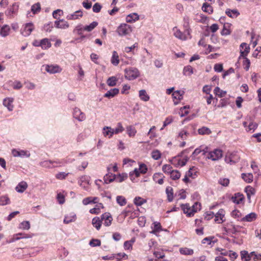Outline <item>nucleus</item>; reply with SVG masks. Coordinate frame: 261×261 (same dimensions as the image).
<instances>
[{"label":"nucleus","mask_w":261,"mask_h":261,"mask_svg":"<svg viewBox=\"0 0 261 261\" xmlns=\"http://www.w3.org/2000/svg\"><path fill=\"white\" fill-rule=\"evenodd\" d=\"M132 31V29L130 25L125 23L121 24L117 29V32L120 36L129 35Z\"/></svg>","instance_id":"obj_8"},{"label":"nucleus","mask_w":261,"mask_h":261,"mask_svg":"<svg viewBox=\"0 0 261 261\" xmlns=\"http://www.w3.org/2000/svg\"><path fill=\"white\" fill-rule=\"evenodd\" d=\"M135 241V239H132L130 240L126 241L124 243V248L125 250H132V246Z\"/></svg>","instance_id":"obj_53"},{"label":"nucleus","mask_w":261,"mask_h":261,"mask_svg":"<svg viewBox=\"0 0 261 261\" xmlns=\"http://www.w3.org/2000/svg\"><path fill=\"white\" fill-rule=\"evenodd\" d=\"M174 36L181 40H186L190 37V32L189 30H186L184 32H181L177 27L173 29Z\"/></svg>","instance_id":"obj_4"},{"label":"nucleus","mask_w":261,"mask_h":261,"mask_svg":"<svg viewBox=\"0 0 261 261\" xmlns=\"http://www.w3.org/2000/svg\"><path fill=\"white\" fill-rule=\"evenodd\" d=\"M92 224L96 229L99 230L101 225V221L99 217H96L93 218Z\"/></svg>","instance_id":"obj_44"},{"label":"nucleus","mask_w":261,"mask_h":261,"mask_svg":"<svg viewBox=\"0 0 261 261\" xmlns=\"http://www.w3.org/2000/svg\"><path fill=\"white\" fill-rule=\"evenodd\" d=\"M202 155L206 159L217 161L222 157L223 153L221 149H215L213 151H209L208 148L205 147L202 149Z\"/></svg>","instance_id":"obj_1"},{"label":"nucleus","mask_w":261,"mask_h":261,"mask_svg":"<svg viewBox=\"0 0 261 261\" xmlns=\"http://www.w3.org/2000/svg\"><path fill=\"white\" fill-rule=\"evenodd\" d=\"M14 255L18 258H22L24 257V252H28V248H17L14 250Z\"/></svg>","instance_id":"obj_32"},{"label":"nucleus","mask_w":261,"mask_h":261,"mask_svg":"<svg viewBox=\"0 0 261 261\" xmlns=\"http://www.w3.org/2000/svg\"><path fill=\"white\" fill-rule=\"evenodd\" d=\"M181 208L184 213L187 215L188 217H192L194 214L201 209L200 203L196 202L191 206L189 204H185L181 205Z\"/></svg>","instance_id":"obj_2"},{"label":"nucleus","mask_w":261,"mask_h":261,"mask_svg":"<svg viewBox=\"0 0 261 261\" xmlns=\"http://www.w3.org/2000/svg\"><path fill=\"white\" fill-rule=\"evenodd\" d=\"M164 176L161 173H155L153 175V180L160 184L162 185L164 182Z\"/></svg>","instance_id":"obj_29"},{"label":"nucleus","mask_w":261,"mask_h":261,"mask_svg":"<svg viewBox=\"0 0 261 261\" xmlns=\"http://www.w3.org/2000/svg\"><path fill=\"white\" fill-rule=\"evenodd\" d=\"M14 98L13 97H7L3 99V105L9 112H12L14 108Z\"/></svg>","instance_id":"obj_11"},{"label":"nucleus","mask_w":261,"mask_h":261,"mask_svg":"<svg viewBox=\"0 0 261 261\" xmlns=\"http://www.w3.org/2000/svg\"><path fill=\"white\" fill-rule=\"evenodd\" d=\"M101 219L103 221V224L106 226H109L112 223L113 220L111 215L109 213H105L101 216Z\"/></svg>","instance_id":"obj_16"},{"label":"nucleus","mask_w":261,"mask_h":261,"mask_svg":"<svg viewBox=\"0 0 261 261\" xmlns=\"http://www.w3.org/2000/svg\"><path fill=\"white\" fill-rule=\"evenodd\" d=\"M85 31V25H83L81 23H79L75 27L73 31V33L78 35H82Z\"/></svg>","instance_id":"obj_31"},{"label":"nucleus","mask_w":261,"mask_h":261,"mask_svg":"<svg viewBox=\"0 0 261 261\" xmlns=\"http://www.w3.org/2000/svg\"><path fill=\"white\" fill-rule=\"evenodd\" d=\"M42 67L44 68V70L49 74L60 73L62 71V68L57 64H45L43 65Z\"/></svg>","instance_id":"obj_7"},{"label":"nucleus","mask_w":261,"mask_h":261,"mask_svg":"<svg viewBox=\"0 0 261 261\" xmlns=\"http://www.w3.org/2000/svg\"><path fill=\"white\" fill-rule=\"evenodd\" d=\"M28 184L24 181L20 182L15 187L16 191L20 193H23L28 188Z\"/></svg>","instance_id":"obj_25"},{"label":"nucleus","mask_w":261,"mask_h":261,"mask_svg":"<svg viewBox=\"0 0 261 261\" xmlns=\"http://www.w3.org/2000/svg\"><path fill=\"white\" fill-rule=\"evenodd\" d=\"M34 29V27L32 23H27L22 27L21 33L24 36H28L31 34Z\"/></svg>","instance_id":"obj_13"},{"label":"nucleus","mask_w":261,"mask_h":261,"mask_svg":"<svg viewBox=\"0 0 261 261\" xmlns=\"http://www.w3.org/2000/svg\"><path fill=\"white\" fill-rule=\"evenodd\" d=\"M18 10V5L16 3L13 4L6 12V15L9 17H13L16 14Z\"/></svg>","instance_id":"obj_19"},{"label":"nucleus","mask_w":261,"mask_h":261,"mask_svg":"<svg viewBox=\"0 0 261 261\" xmlns=\"http://www.w3.org/2000/svg\"><path fill=\"white\" fill-rule=\"evenodd\" d=\"M225 211L223 209H220L218 212L215 214V221L218 223H222L224 219Z\"/></svg>","instance_id":"obj_18"},{"label":"nucleus","mask_w":261,"mask_h":261,"mask_svg":"<svg viewBox=\"0 0 261 261\" xmlns=\"http://www.w3.org/2000/svg\"><path fill=\"white\" fill-rule=\"evenodd\" d=\"M10 27L8 25L5 24L0 29V35L2 37H6L10 34Z\"/></svg>","instance_id":"obj_24"},{"label":"nucleus","mask_w":261,"mask_h":261,"mask_svg":"<svg viewBox=\"0 0 261 261\" xmlns=\"http://www.w3.org/2000/svg\"><path fill=\"white\" fill-rule=\"evenodd\" d=\"M139 15L136 13H133L128 15L126 17V21L129 23H132L139 20Z\"/></svg>","instance_id":"obj_30"},{"label":"nucleus","mask_w":261,"mask_h":261,"mask_svg":"<svg viewBox=\"0 0 261 261\" xmlns=\"http://www.w3.org/2000/svg\"><path fill=\"white\" fill-rule=\"evenodd\" d=\"M179 252L181 254L185 255H192L194 252L193 249L187 247L180 248Z\"/></svg>","instance_id":"obj_35"},{"label":"nucleus","mask_w":261,"mask_h":261,"mask_svg":"<svg viewBox=\"0 0 261 261\" xmlns=\"http://www.w3.org/2000/svg\"><path fill=\"white\" fill-rule=\"evenodd\" d=\"M245 192L247 195L248 197L249 198L251 195L255 194V190L251 186H247L245 188Z\"/></svg>","instance_id":"obj_64"},{"label":"nucleus","mask_w":261,"mask_h":261,"mask_svg":"<svg viewBox=\"0 0 261 261\" xmlns=\"http://www.w3.org/2000/svg\"><path fill=\"white\" fill-rule=\"evenodd\" d=\"M98 25V23L96 21H93L89 25H85V31L90 32L92 31Z\"/></svg>","instance_id":"obj_54"},{"label":"nucleus","mask_w":261,"mask_h":261,"mask_svg":"<svg viewBox=\"0 0 261 261\" xmlns=\"http://www.w3.org/2000/svg\"><path fill=\"white\" fill-rule=\"evenodd\" d=\"M112 128L110 126H104L102 129V133L105 137L111 138L113 135Z\"/></svg>","instance_id":"obj_22"},{"label":"nucleus","mask_w":261,"mask_h":261,"mask_svg":"<svg viewBox=\"0 0 261 261\" xmlns=\"http://www.w3.org/2000/svg\"><path fill=\"white\" fill-rule=\"evenodd\" d=\"M226 14L229 17L234 18L240 15V12L237 9H227L225 11Z\"/></svg>","instance_id":"obj_23"},{"label":"nucleus","mask_w":261,"mask_h":261,"mask_svg":"<svg viewBox=\"0 0 261 261\" xmlns=\"http://www.w3.org/2000/svg\"><path fill=\"white\" fill-rule=\"evenodd\" d=\"M252 261H261V253L256 251L251 252Z\"/></svg>","instance_id":"obj_63"},{"label":"nucleus","mask_w":261,"mask_h":261,"mask_svg":"<svg viewBox=\"0 0 261 261\" xmlns=\"http://www.w3.org/2000/svg\"><path fill=\"white\" fill-rule=\"evenodd\" d=\"M256 217L257 215L255 213H251L242 218V221L245 222H252L256 219Z\"/></svg>","instance_id":"obj_34"},{"label":"nucleus","mask_w":261,"mask_h":261,"mask_svg":"<svg viewBox=\"0 0 261 261\" xmlns=\"http://www.w3.org/2000/svg\"><path fill=\"white\" fill-rule=\"evenodd\" d=\"M19 228L23 230H29L30 228V223L28 221H24L20 223Z\"/></svg>","instance_id":"obj_57"},{"label":"nucleus","mask_w":261,"mask_h":261,"mask_svg":"<svg viewBox=\"0 0 261 261\" xmlns=\"http://www.w3.org/2000/svg\"><path fill=\"white\" fill-rule=\"evenodd\" d=\"M198 132L200 135H209L211 133L210 129L207 127L203 126L198 129Z\"/></svg>","instance_id":"obj_56"},{"label":"nucleus","mask_w":261,"mask_h":261,"mask_svg":"<svg viewBox=\"0 0 261 261\" xmlns=\"http://www.w3.org/2000/svg\"><path fill=\"white\" fill-rule=\"evenodd\" d=\"M127 134L130 137H134L136 133L137 130L135 127L133 125L127 126L126 128Z\"/></svg>","instance_id":"obj_42"},{"label":"nucleus","mask_w":261,"mask_h":261,"mask_svg":"<svg viewBox=\"0 0 261 261\" xmlns=\"http://www.w3.org/2000/svg\"><path fill=\"white\" fill-rule=\"evenodd\" d=\"M116 176L115 174L112 173L107 174L106 176H104V181L106 184H108L112 182L115 179Z\"/></svg>","instance_id":"obj_52"},{"label":"nucleus","mask_w":261,"mask_h":261,"mask_svg":"<svg viewBox=\"0 0 261 261\" xmlns=\"http://www.w3.org/2000/svg\"><path fill=\"white\" fill-rule=\"evenodd\" d=\"M147 200L141 197H136L134 199V203L137 206H141L146 203Z\"/></svg>","instance_id":"obj_47"},{"label":"nucleus","mask_w":261,"mask_h":261,"mask_svg":"<svg viewBox=\"0 0 261 261\" xmlns=\"http://www.w3.org/2000/svg\"><path fill=\"white\" fill-rule=\"evenodd\" d=\"M139 70L135 67H129L124 70V77L129 81L134 80L139 77Z\"/></svg>","instance_id":"obj_3"},{"label":"nucleus","mask_w":261,"mask_h":261,"mask_svg":"<svg viewBox=\"0 0 261 261\" xmlns=\"http://www.w3.org/2000/svg\"><path fill=\"white\" fill-rule=\"evenodd\" d=\"M10 203V199L7 195L0 197V205H5Z\"/></svg>","instance_id":"obj_62"},{"label":"nucleus","mask_w":261,"mask_h":261,"mask_svg":"<svg viewBox=\"0 0 261 261\" xmlns=\"http://www.w3.org/2000/svg\"><path fill=\"white\" fill-rule=\"evenodd\" d=\"M231 24L230 23H225L223 25V30L221 31L222 35H228L230 34V27Z\"/></svg>","instance_id":"obj_49"},{"label":"nucleus","mask_w":261,"mask_h":261,"mask_svg":"<svg viewBox=\"0 0 261 261\" xmlns=\"http://www.w3.org/2000/svg\"><path fill=\"white\" fill-rule=\"evenodd\" d=\"M214 239H215L214 237H212V236L208 237H206L202 240V244H206L208 245H211L212 243H214L216 242L215 240H214Z\"/></svg>","instance_id":"obj_58"},{"label":"nucleus","mask_w":261,"mask_h":261,"mask_svg":"<svg viewBox=\"0 0 261 261\" xmlns=\"http://www.w3.org/2000/svg\"><path fill=\"white\" fill-rule=\"evenodd\" d=\"M202 10L208 14H212L213 12V7L208 4L205 3L203 4Z\"/></svg>","instance_id":"obj_48"},{"label":"nucleus","mask_w":261,"mask_h":261,"mask_svg":"<svg viewBox=\"0 0 261 261\" xmlns=\"http://www.w3.org/2000/svg\"><path fill=\"white\" fill-rule=\"evenodd\" d=\"M40 165L41 167L46 168H53L57 167V166L54 165V161L51 160H45L41 161L40 163Z\"/></svg>","instance_id":"obj_27"},{"label":"nucleus","mask_w":261,"mask_h":261,"mask_svg":"<svg viewBox=\"0 0 261 261\" xmlns=\"http://www.w3.org/2000/svg\"><path fill=\"white\" fill-rule=\"evenodd\" d=\"M250 47L249 46L245 43H243L240 45V54L241 55L239 57H245L247 56L248 53H249Z\"/></svg>","instance_id":"obj_20"},{"label":"nucleus","mask_w":261,"mask_h":261,"mask_svg":"<svg viewBox=\"0 0 261 261\" xmlns=\"http://www.w3.org/2000/svg\"><path fill=\"white\" fill-rule=\"evenodd\" d=\"M111 63L114 66H117L119 63V56L116 51H113L112 57L111 60Z\"/></svg>","instance_id":"obj_43"},{"label":"nucleus","mask_w":261,"mask_h":261,"mask_svg":"<svg viewBox=\"0 0 261 261\" xmlns=\"http://www.w3.org/2000/svg\"><path fill=\"white\" fill-rule=\"evenodd\" d=\"M242 178L247 182L250 183L253 181V176L251 173H242Z\"/></svg>","instance_id":"obj_51"},{"label":"nucleus","mask_w":261,"mask_h":261,"mask_svg":"<svg viewBox=\"0 0 261 261\" xmlns=\"http://www.w3.org/2000/svg\"><path fill=\"white\" fill-rule=\"evenodd\" d=\"M116 201L120 206H124L126 204V200L124 197L122 196H117Z\"/></svg>","instance_id":"obj_59"},{"label":"nucleus","mask_w":261,"mask_h":261,"mask_svg":"<svg viewBox=\"0 0 261 261\" xmlns=\"http://www.w3.org/2000/svg\"><path fill=\"white\" fill-rule=\"evenodd\" d=\"M118 80V78L115 76H112L108 78L107 83L110 87L115 86Z\"/></svg>","instance_id":"obj_45"},{"label":"nucleus","mask_w":261,"mask_h":261,"mask_svg":"<svg viewBox=\"0 0 261 261\" xmlns=\"http://www.w3.org/2000/svg\"><path fill=\"white\" fill-rule=\"evenodd\" d=\"M179 156L180 155H178V156L173 158L170 160L171 163L176 167L185 166L189 160L188 157L187 156L182 159H180Z\"/></svg>","instance_id":"obj_9"},{"label":"nucleus","mask_w":261,"mask_h":261,"mask_svg":"<svg viewBox=\"0 0 261 261\" xmlns=\"http://www.w3.org/2000/svg\"><path fill=\"white\" fill-rule=\"evenodd\" d=\"M69 173H66L65 172H60L57 173L55 177L59 180L65 179L67 176L69 175Z\"/></svg>","instance_id":"obj_61"},{"label":"nucleus","mask_w":261,"mask_h":261,"mask_svg":"<svg viewBox=\"0 0 261 261\" xmlns=\"http://www.w3.org/2000/svg\"><path fill=\"white\" fill-rule=\"evenodd\" d=\"M76 219V216L75 213L71 212L66 214L63 220L65 224H68L72 222H74Z\"/></svg>","instance_id":"obj_21"},{"label":"nucleus","mask_w":261,"mask_h":261,"mask_svg":"<svg viewBox=\"0 0 261 261\" xmlns=\"http://www.w3.org/2000/svg\"><path fill=\"white\" fill-rule=\"evenodd\" d=\"M241 257L242 261L252 260L251 252L249 253L248 251L243 250L241 252Z\"/></svg>","instance_id":"obj_33"},{"label":"nucleus","mask_w":261,"mask_h":261,"mask_svg":"<svg viewBox=\"0 0 261 261\" xmlns=\"http://www.w3.org/2000/svg\"><path fill=\"white\" fill-rule=\"evenodd\" d=\"M22 233H18L14 234L11 238H10L9 240H7L6 241V243L10 244V243H13L15 241L21 239V238H20V237H19V236H22Z\"/></svg>","instance_id":"obj_50"},{"label":"nucleus","mask_w":261,"mask_h":261,"mask_svg":"<svg viewBox=\"0 0 261 261\" xmlns=\"http://www.w3.org/2000/svg\"><path fill=\"white\" fill-rule=\"evenodd\" d=\"M73 118L79 122L84 121L86 116L85 114L77 107H75L72 109Z\"/></svg>","instance_id":"obj_6"},{"label":"nucleus","mask_w":261,"mask_h":261,"mask_svg":"<svg viewBox=\"0 0 261 261\" xmlns=\"http://www.w3.org/2000/svg\"><path fill=\"white\" fill-rule=\"evenodd\" d=\"M214 93L219 97H223L226 94V91L220 89L218 87H216L214 90Z\"/></svg>","instance_id":"obj_46"},{"label":"nucleus","mask_w":261,"mask_h":261,"mask_svg":"<svg viewBox=\"0 0 261 261\" xmlns=\"http://www.w3.org/2000/svg\"><path fill=\"white\" fill-rule=\"evenodd\" d=\"M83 16V11L81 10H77L74 13L68 14L66 16V19L68 20H77L82 18Z\"/></svg>","instance_id":"obj_15"},{"label":"nucleus","mask_w":261,"mask_h":261,"mask_svg":"<svg viewBox=\"0 0 261 261\" xmlns=\"http://www.w3.org/2000/svg\"><path fill=\"white\" fill-rule=\"evenodd\" d=\"M51 44L47 38L41 40V47L43 49H47L50 48Z\"/></svg>","instance_id":"obj_41"},{"label":"nucleus","mask_w":261,"mask_h":261,"mask_svg":"<svg viewBox=\"0 0 261 261\" xmlns=\"http://www.w3.org/2000/svg\"><path fill=\"white\" fill-rule=\"evenodd\" d=\"M196 169L194 167L190 168V169L186 173L189 177L195 178L196 176Z\"/></svg>","instance_id":"obj_60"},{"label":"nucleus","mask_w":261,"mask_h":261,"mask_svg":"<svg viewBox=\"0 0 261 261\" xmlns=\"http://www.w3.org/2000/svg\"><path fill=\"white\" fill-rule=\"evenodd\" d=\"M170 175V177L173 180L178 179L181 176V174H180V172L176 170H173V171L171 172Z\"/></svg>","instance_id":"obj_55"},{"label":"nucleus","mask_w":261,"mask_h":261,"mask_svg":"<svg viewBox=\"0 0 261 261\" xmlns=\"http://www.w3.org/2000/svg\"><path fill=\"white\" fill-rule=\"evenodd\" d=\"M12 154L14 157L29 158L30 156L29 151L19 149H12Z\"/></svg>","instance_id":"obj_12"},{"label":"nucleus","mask_w":261,"mask_h":261,"mask_svg":"<svg viewBox=\"0 0 261 261\" xmlns=\"http://www.w3.org/2000/svg\"><path fill=\"white\" fill-rule=\"evenodd\" d=\"M231 199L233 202L239 204L242 203L244 199V197L243 194L238 193L235 194L232 197Z\"/></svg>","instance_id":"obj_28"},{"label":"nucleus","mask_w":261,"mask_h":261,"mask_svg":"<svg viewBox=\"0 0 261 261\" xmlns=\"http://www.w3.org/2000/svg\"><path fill=\"white\" fill-rule=\"evenodd\" d=\"M72 161H69L67 159H57L54 161V163L55 164H57V167L58 166H64L67 164L71 162Z\"/></svg>","instance_id":"obj_40"},{"label":"nucleus","mask_w":261,"mask_h":261,"mask_svg":"<svg viewBox=\"0 0 261 261\" xmlns=\"http://www.w3.org/2000/svg\"><path fill=\"white\" fill-rule=\"evenodd\" d=\"M184 94V91L181 90H177L173 92L172 98L174 105H177L182 99Z\"/></svg>","instance_id":"obj_14"},{"label":"nucleus","mask_w":261,"mask_h":261,"mask_svg":"<svg viewBox=\"0 0 261 261\" xmlns=\"http://www.w3.org/2000/svg\"><path fill=\"white\" fill-rule=\"evenodd\" d=\"M55 26L58 29H66L69 27V24L67 21L62 19L55 21Z\"/></svg>","instance_id":"obj_17"},{"label":"nucleus","mask_w":261,"mask_h":261,"mask_svg":"<svg viewBox=\"0 0 261 261\" xmlns=\"http://www.w3.org/2000/svg\"><path fill=\"white\" fill-rule=\"evenodd\" d=\"M240 160V156L236 151L228 152L225 157L226 163L230 164L238 162Z\"/></svg>","instance_id":"obj_5"},{"label":"nucleus","mask_w":261,"mask_h":261,"mask_svg":"<svg viewBox=\"0 0 261 261\" xmlns=\"http://www.w3.org/2000/svg\"><path fill=\"white\" fill-rule=\"evenodd\" d=\"M166 193L167 196V199L169 202H171L173 200V190L171 187H167L166 189Z\"/></svg>","instance_id":"obj_39"},{"label":"nucleus","mask_w":261,"mask_h":261,"mask_svg":"<svg viewBox=\"0 0 261 261\" xmlns=\"http://www.w3.org/2000/svg\"><path fill=\"white\" fill-rule=\"evenodd\" d=\"M246 119L247 120V121H249V124H248V126L247 127V128H246V130L247 131V132H249V131H251V132H254L255 130V129L257 128V124L255 122H253L251 121V117H247Z\"/></svg>","instance_id":"obj_26"},{"label":"nucleus","mask_w":261,"mask_h":261,"mask_svg":"<svg viewBox=\"0 0 261 261\" xmlns=\"http://www.w3.org/2000/svg\"><path fill=\"white\" fill-rule=\"evenodd\" d=\"M139 96L141 100L144 101H147L150 98L149 95L145 90H141L139 91Z\"/></svg>","instance_id":"obj_37"},{"label":"nucleus","mask_w":261,"mask_h":261,"mask_svg":"<svg viewBox=\"0 0 261 261\" xmlns=\"http://www.w3.org/2000/svg\"><path fill=\"white\" fill-rule=\"evenodd\" d=\"M113 135H117L119 133H122L124 130V128L122 126L121 123L119 122L117 124L116 127L112 128V130Z\"/></svg>","instance_id":"obj_38"},{"label":"nucleus","mask_w":261,"mask_h":261,"mask_svg":"<svg viewBox=\"0 0 261 261\" xmlns=\"http://www.w3.org/2000/svg\"><path fill=\"white\" fill-rule=\"evenodd\" d=\"M119 89L118 88H114L110 90L107 93H106L104 95V97H107L109 98H112L114 97L115 95L118 94Z\"/></svg>","instance_id":"obj_36"},{"label":"nucleus","mask_w":261,"mask_h":261,"mask_svg":"<svg viewBox=\"0 0 261 261\" xmlns=\"http://www.w3.org/2000/svg\"><path fill=\"white\" fill-rule=\"evenodd\" d=\"M90 177L84 175L81 176L79 180V185L84 190L87 191L89 189V185L90 184Z\"/></svg>","instance_id":"obj_10"}]
</instances>
